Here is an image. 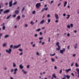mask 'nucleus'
<instances>
[{"label":"nucleus","instance_id":"f257e3e1","mask_svg":"<svg viewBox=\"0 0 79 79\" xmlns=\"http://www.w3.org/2000/svg\"><path fill=\"white\" fill-rule=\"evenodd\" d=\"M59 43L58 42H57L56 44V45L58 47V48H56V50L58 51L60 50L61 49V46L59 45Z\"/></svg>","mask_w":79,"mask_h":79},{"label":"nucleus","instance_id":"f03ea898","mask_svg":"<svg viewBox=\"0 0 79 79\" xmlns=\"http://www.w3.org/2000/svg\"><path fill=\"white\" fill-rule=\"evenodd\" d=\"M11 51H12V50L11 48H10L8 49H6V53H8V54H11Z\"/></svg>","mask_w":79,"mask_h":79},{"label":"nucleus","instance_id":"7ed1b4c3","mask_svg":"<svg viewBox=\"0 0 79 79\" xmlns=\"http://www.w3.org/2000/svg\"><path fill=\"white\" fill-rule=\"evenodd\" d=\"M41 4L40 3H37L35 5V7L37 8V9H39L40 7Z\"/></svg>","mask_w":79,"mask_h":79},{"label":"nucleus","instance_id":"20e7f679","mask_svg":"<svg viewBox=\"0 0 79 79\" xmlns=\"http://www.w3.org/2000/svg\"><path fill=\"white\" fill-rule=\"evenodd\" d=\"M21 44H20L17 45H15L14 46V48H18L19 47H21Z\"/></svg>","mask_w":79,"mask_h":79},{"label":"nucleus","instance_id":"39448f33","mask_svg":"<svg viewBox=\"0 0 79 79\" xmlns=\"http://www.w3.org/2000/svg\"><path fill=\"white\" fill-rule=\"evenodd\" d=\"M66 49H65V48H63L62 50H61L60 51V53L61 54H63L64 52H65V50Z\"/></svg>","mask_w":79,"mask_h":79},{"label":"nucleus","instance_id":"423d86ee","mask_svg":"<svg viewBox=\"0 0 79 79\" xmlns=\"http://www.w3.org/2000/svg\"><path fill=\"white\" fill-rule=\"evenodd\" d=\"M45 22V20L44 19H43L40 22V24H44V22Z\"/></svg>","mask_w":79,"mask_h":79},{"label":"nucleus","instance_id":"0eeeda50","mask_svg":"<svg viewBox=\"0 0 79 79\" xmlns=\"http://www.w3.org/2000/svg\"><path fill=\"white\" fill-rule=\"evenodd\" d=\"M22 71L23 72V74H26L27 73V71H25L23 69H22Z\"/></svg>","mask_w":79,"mask_h":79},{"label":"nucleus","instance_id":"6e6552de","mask_svg":"<svg viewBox=\"0 0 79 79\" xmlns=\"http://www.w3.org/2000/svg\"><path fill=\"white\" fill-rule=\"evenodd\" d=\"M71 69H66L65 71H66V73H68L69 72V71H71Z\"/></svg>","mask_w":79,"mask_h":79},{"label":"nucleus","instance_id":"1a4fd4ad","mask_svg":"<svg viewBox=\"0 0 79 79\" xmlns=\"http://www.w3.org/2000/svg\"><path fill=\"white\" fill-rule=\"evenodd\" d=\"M13 66L14 68H16V64L15 62L13 63Z\"/></svg>","mask_w":79,"mask_h":79},{"label":"nucleus","instance_id":"9d476101","mask_svg":"<svg viewBox=\"0 0 79 79\" xmlns=\"http://www.w3.org/2000/svg\"><path fill=\"white\" fill-rule=\"evenodd\" d=\"M14 74H16V71H18V69L17 68H15L14 69Z\"/></svg>","mask_w":79,"mask_h":79},{"label":"nucleus","instance_id":"9b49d317","mask_svg":"<svg viewBox=\"0 0 79 79\" xmlns=\"http://www.w3.org/2000/svg\"><path fill=\"white\" fill-rule=\"evenodd\" d=\"M4 25H5V23H3L2 25V26H3L2 27L3 30H5V26H4Z\"/></svg>","mask_w":79,"mask_h":79},{"label":"nucleus","instance_id":"f8f14e48","mask_svg":"<svg viewBox=\"0 0 79 79\" xmlns=\"http://www.w3.org/2000/svg\"><path fill=\"white\" fill-rule=\"evenodd\" d=\"M9 11L10 10H5L4 12V13H8V12H9Z\"/></svg>","mask_w":79,"mask_h":79},{"label":"nucleus","instance_id":"ddd939ff","mask_svg":"<svg viewBox=\"0 0 79 79\" xmlns=\"http://www.w3.org/2000/svg\"><path fill=\"white\" fill-rule=\"evenodd\" d=\"M55 17L56 19H58V15L57 14H55Z\"/></svg>","mask_w":79,"mask_h":79},{"label":"nucleus","instance_id":"4468645a","mask_svg":"<svg viewBox=\"0 0 79 79\" xmlns=\"http://www.w3.org/2000/svg\"><path fill=\"white\" fill-rule=\"evenodd\" d=\"M68 2L67 1H65L64 3V7H65L66 6V5H67V3Z\"/></svg>","mask_w":79,"mask_h":79},{"label":"nucleus","instance_id":"2eb2a0df","mask_svg":"<svg viewBox=\"0 0 79 79\" xmlns=\"http://www.w3.org/2000/svg\"><path fill=\"white\" fill-rule=\"evenodd\" d=\"M12 6V1H11L9 2V6L11 7Z\"/></svg>","mask_w":79,"mask_h":79},{"label":"nucleus","instance_id":"dca6fc26","mask_svg":"<svg viewBox=\"0 0 79 79\" xmlns=\"http://www.w3.org/2000/svg\"><path fill=\"white\" fill-rule=\"evenodd\" d=\"M52 77H54V78H56V75H55V73H53L52 75Z\"/></svg>","mask_w":79,"mask_h":79},{"label":"nucleus","instance_id":"f3484780","mask_svg":"<svg viewBox=\"0 0 79 79\" xmlns=\"http://www.w3.org/2000/svg\"><path fill=\"white\" fill-rule=\"evenodd\" d=\"M51 60L52 62H54L55 61V59L53 58H51Z\"/></svg>","mask_w":79,"mask_h":79},{"label":"nucleus","instance_id":"a211bd4d","mask_svg":"<svg viewBox=\"0 0 79 79\" xmlns=\"http://www.w3.org/2000/svg\"><path fill=\"white\" fill-rule=\"evenodd\" d=\"M19 67L20 69H23V65H22V64L20 65Z\"/></svg>","mask_w":79,"mask_h":79},{"label":"nucleus","instance_id":"6ab92c4d","mask_svg":"<svg viewBox=\"0 0 79 79\" xmlns=\"http://www.w3.org/2000/svg\"><path fill=\"white\" fill-rule=\"evenodd\" d=\"M30 24L31 25H34V24H35V23L32 21H31L30 22Z\"/></svg>","mask_w":79,"mask_h":79},{"label":"nucleus","instance_id":"aec40b11","mask_svg":"<svg viewBox=\"0 0 79 79\" xmlns=\"http://www.w3.org/2000/svg\"><path fill=\"white\" fill-rule=\"evenodd\" d=\"M41 30V29H40V28H39L36 30L35 31V32H39V31H40Z\"/></svg>","mask_w":79,"mask_h":79},{"label":"nucleus","instance_id":"412c9836","mask_svg":"<svg viewBox=\"0 0 79 79\" xmlns=\"http://www.w3.org/2000/svg\"><path fill=\"white\" fill-rule=\"evenodd\" d=\"M7 45V44L6 43H4L3 44L2 46L3 47H6Z\"/></svg>","mask_w":79,"mask_h":79},{"label":"nucleus","instance_id":"4be33fe9","mask_svg":"<svg viewBox=\"0 0 79 79\" xmlns=\"http://www.w3.org/2000/svg\"><path fill=\"white\" fill-rule=\"evenodd\" d=\"M74 48H77V44H76L74 46Z\"/></svg>","mask_w":79,"mask_h":79},{"label":"nucleus","instance_id":"5701e85b","mask_svg":"<svg viewBox=\"0 0 79 79\" xmlns=\"http://www.w3.org/2000/svg\"><path fill=\"white\" fill-rule=\"evenodd\" d=\"M70 17V15H67V17H66V19H69V18Z\"/></svg>","mask_w":79,"mask_h":79},{"label":"nucleus","instance_id":"b1692460","mask_svg":"<svg viewBox=\"0 0 79 79\" xmlns=\"http://www.w3.org/2000/svg\"><path fill=\"white\" fill-rule=\"evenodd\" d=\"M75 66L76 67H78L79 66L78 65V64H77V63L76 62L75 64Z\"/></svg>","mask_w":79,"mask_h":79},{"label":"nucleus","instance_id":"393cba45","mask_svg":"<svg viewBox=\"0 0 79 79\" xmlns=\"http://www.w3.org/2000/svg\"><path fill=\"white\" fill-rule=\"evenodd\" d=\"M19 52H22L23 51V49L19 48Z\"/></svg>","mask_w":79,"mask_h":79},{"label":"nucleus","instance_id":"a878e982","mask_svg":"<svg viewBox=\"0 0 79 79\" xmlns=\"http://www.w3.org/2000/svg\"><path fill=\"white\" fill-rule=\"evenodd\" d=\"M9 37V35H6L4 36V38H7V37Z\"/></svg>","mask_w":79,"mask_h":79},{"label":"nucleus","instance_id":"bb28decb","mask_svg":"<svg viewBox=\"0 0 79 79\" xmlns=\"http://www.w3.org/2000/svg\"><path fill=\"white\" fill-rule=\"evenodd\" d=\"M15 14H18V13H19V11L18 10H15Z\"/></svg>","mask_w":79,"mask_h":79},{"label":"nucleus","instance_id":"cd10ccee","mask_svg":"<svg viewBox=\"0 0 79 79\" xmlns=\"http://www.w3.org/2000/svg\"><path fill=\"white\" fill-rule=\"evenodd\" d=\"M66 77L68 79H69L70 78V76L69 75H67Z\"/></svg>","mask_w":79,"mask_h":79},{"label":"nucleus","instance_id":"c85d7f7f","mask_svg":"<svg viewBox=\"0 0 79 79\" xmlns=\"http://www.w3.org/2000/svg\"><path fill=\"white\" fill-rule=\"evenodd\" d=\"M51 21V19H48V22L49 23H50Z\"/></svg>","mask_w":79,"mask_h":79},{"label":"nucleus","instance_id":"c756f323","mask_svg":"<svg viewBox=\"0 0 79 79\" xmlns=\"http://www.w3.org/2000/svg\"><path fill=\"white\" fill-rule=\"evenodd\" d=\"M3 11V9H1L0 10V15L2 13V12Z\"/></svg>","mask_w":79,"mask_h":79},{"label":"nucleus","instance_id":"7c9ffc66","mask_svg":"<svg viewBox=\"0 0 79 79\" xmlns=\"http://www.w3.org/2000/svg\"><path fill=\"white\" fill-rule=\"evenodd\" d=\"M17 18L18 19H20L21 18V17H20V16H17Z\"/></svg>","mask_w":79,"mask_h":79},{"label":"nucleus","instance_id":"2f4dec72","mask_svg":"<svg viewBox=\"0 0 79 79\" xmlns=\"http://www.w3.org/2000/svg\"><path fill=\"white\" fill-rule=\"evenodd\" d=\"M55 55H56L55 53H54L53 54H50V55L51 56H55Z\"/></svg>","mask_w":79,"mask_h":79},{"label":"nucleus","instance_id":"473e14b6","mask_svg":"<svg viewBox=\"0 0 79 79\" xmlns=\"http://www.w3.org/2000/svg\"><path fill=\"white\" fill-rule=\"evenodd\" d=\"M28 26V24H25V27H27Z\"/></svg>","mask_w":79,"mask_h":79},{"label":"nucleus","instance_id":"72a5a7b5","mask_svg":"<svg viewBox=\"0 0 79 79\" xmlns=\"http://www.w3.org/2000/svg\"><path fill=\"white\" fill-rule=\"evenodd\" d=\"M35 13V10H34L32 12V14H33V15H34Z\"/></svg>","mask_w":79,"mask_h":79},{"label":"nucleus","instance_id":"f704fd0d","mask_svg":"<svg viewBox=\"0 0 79 79\" xmlns=\"http://www.w3.org/2000/svg\"><path fill=\"white\" fill-rule=\"evenodd\" d=\"M23 52H21L19 54V55L20 56H21V55H23Z\"/></svg>","mask_w":79,"mask_h":79},{"label":"nucleus","instance_id":"c9c22d12","mask_svg":"<svg viewBox=\"0 0 79 79\" xmlns=\"http://www.w3.org/2000/svg\"><path fill=\"white\" fill-rule=\"evenodd\" d=\"M70 26L71 27V28H72V27H73V24L72 23L71 24Z\"/></svg>","mask_w":79,"mask_h":79},{"label":"nucleus","instance_id":"e433bc0d","mask_svg":"<svg viewBox=\"0 0 79 79\" xmlns=\"http://www.w3.org/2000/svg\"><path fill=\"white\" fill-rule=\"evenodd\" d=\"M36 54L37 55H38V56H39V55H40L39 53V52H36Z\"/></svg>","mask_w":79,"mask_h":79},{"label":"nucleus","instance_id":"4c0bfd02","mask_svg":"<svg viewBox=\"0 0 79 79\" xmlns=\"http://www.w3.org/2000/svg\"><path fill=\"white\" fill-rule=\"evenodd\" d=\"M67 28H68L69 29V28H70V26L69 25H68L67 26Z\"/></svg>","mask_w":79,"mask_h":79},{"label":"nucleus","instance_id":"58836bf2","mask_svg":"<svg viewBox=\"0 0 79 79\" xmlns=\"http://www.w3.org/2000/svg\"><path fill=\"white\" fill-rule=\"evenodd\" d=\"M32 47H35V44H34L32 45Z\"/></svg>","mask_w":79,"mask_h":79},{"label":"nucleus","instance_id":"ea45409f","mask_svg":"<svg viewBox=\"0 0 79 79\" xmlns=\"http://www.w3.org/2000/svg\"><path fill=\"white\" fill-rule=\"evenodd\" d=\"M17 4V2H15L14 3L13 5H16Z\"/></svg>","mask_w":79,"mask_h":79},{"label":"nucleus","instance_id":"a19ab883","mask_svg":"<svg viewBox=\"0 0 79 79\" xmlns=\"http://www.w3.org/2000/svg\"><path fill=\"white\" fill-rule=\"evenodd\" d=\"M13 47V45L12 44L10 46V48H12Z\"/></svg>","mask_w":79,"mask_h":79},{"label":"nucleus","instance_id":"79ce46f5","mask_svg":"<svg viewBox=\"0 0 79 79\" xmlns=\"http://www.w3.org/2000/svg\"><path fill=\"white\" fill-rule=\"evenodd\" d=\"M76 71H77V72H79V69L78 68L76 69Z\"/></svg>","mask_w":79,"mask_h":79},{"label":"nucleus","instance_id":"37998d69","mask_svg":"<svg viewBox=\"0 0 79 79\" xmlns=\"http://www.w3.org/2000/svg\"><path fill=\"white\" fill-rule=\"evenodd\" d=\"M50 17V15L49 14H48L47 15V17L48 18H49V17Z\"/></svg>","mask_w":79,"mask_h":79},{"label":"nucleus","instance_id":"c03bdc74","mask_svg":"<svg viewBox=\"0 0 79 79\" xmlns=\"http://www.w3.org/2000/svg\"><path fill=\"white\" fill-rule=\"evenodd\" d=\"M45 11H47L48 10V7H47L46 8H44V9Z\"/></svg>","mask_w":79,"mask_h":79},{"label":"nucleus","instance_id":"a18cd8bd","mask_svg":"<svg viewBox=\"0 0 79 79\" xmlns=\"http://www.w3.org/2000/svg\"><path fill=\"white\" fill-rule=\"evenodd\" d=\"M10 16H11V15H10L9 16L7 17V19H9V18H10Z\"/></svg>","mask_w":79,"mask_h":79},{"label":"nucleus","instance_id":"49530a36","mask_svg":"<svg viewBox=\"0 0 79 79\" xmlns=\"http://www.w3.org/2000/svg\"><path fill=\"white\" fill-rule=\"evenodd\" d=\"M39 40H42V39H43V37H40L39 38Z\"/></svg>","mask_w":79,"mask_h":79},{"label":"nucleus","instance_id":"de8ad7c7","mask_svg":"<svg viewBox=\"0 0 79 79\" xmlns=\"http://www.w3.org/2000/svg\"><path fill=\"white\" fill-rule=\"evenodd\" d=\"M3 69L4 70H6V69H7L6 68V67H4L3 68Z\"/></svg>","mask_w":79,"mask_h":79},{"label":"nucleus","instance_id":"09e8293b","mask_svg":"<svg viewBox=\"0 0 79 79\" xmlns=\"http://www.w3.org/2000/svg\"><path fill=\"white\" fill-rule=\"evenodd\" d=\"M70 47V46H68L67 47V49H68V50H69V49Z\"/></svg>","mask_w":79,"mask_h":79},{"label":"nucleus","instance_id":"8fccbe9b","mask_svg":"<svg viewBox=\"0 0 79 79\" xmlns=\"http://www.w3.org/2000/svg\"><path fill=\"white\" fill-rule=\"evenodd\" d=\"M60 73H62V69H61L60 70V71L59 72Z\"/></svg>","mask_w":79,"mask_h":79},{"label":"nucleus","instance_id":"3c124183","mask_svg":"<svg viewBox=\"0 0 79 79\" xmlns=\"http://www.w3.org/2000/svg\"><path fill=\"white\" fill-rule=\"evenodd\" d=\"M73 65H74V62H73L71 64V66H73Z\"/></svg>","mask_w":79,"mask_h":79},{"label":"nucleus","instance_id":"603ef678","mask_svg":"<svg viewBox=\"0 0 79 79\" xmlns=\"http://www.w3.org/2000/svg\"><path fill=\"white\" fill-rule=\"evenodd\" d=\"M68 37H69L70 36V34L69 33H68L67 35Z\"/></svg>","mask_w":79,"mask_h":79},{"label":"nucleus","instance_id":"864d4df0","mask_svg":"<svg viewBox=\"0 0 79 79\" xmlns=\"http://www.w3.org/2000/svg\"><path fill=\"white\" fill-rule=\"evenodd\" d=\"M16 16V15H13V18H15V17Z\"/></svg>","mask_w":79,"mask_h":79},{"label":"nucleus","instance_id":"5fc2aeb1","mask_svg":"<svg viewBox=\"0 0 79 79\" xmlns=\"http://www.w3.org/2000/svg\"><path fill=\"white\" fill-rule=\"evenodd\" d=\"M25 8L24 7H23L22 10V11H24V10Z\"/></svg>","mask_w":79,"mask_h":79},{"label":"nucleus","instance_id":"6e6d98bb","mask_svg":"<svg viewBox=\"0 0 79 79\" xmlns=\"http://www.w3.org/2000/svg\"><path fill=\"white\" fill-rule=\"evenodd\" d=\"M63 16H66V14H65V13H64L63 14Z\"/></svg>","mask_w":79,"mask_h":79},{"label":"nucleus","instance_id":"4d7b16f0","mask_svg":"<svg viewBox=\"0 0 79 79\" xmlns=\"http://www.w3.org/2000/svg\"><path fill=\"white\" fill-rule=\"evenodd\" d=\"M34 36L35 37H37L38 36V35H37V34H35L34 35Z\"/></svg>","mask_w":79,"mask_h":79},{"label":"nucleus","instance_id":"13d9d810","mask_svg":"<svg viewBox=\"0 0 79 79\" xmlns=\"http://www.w3.org/2000/svg\"><path fill=\"white\" fill-rule=\"evenodd\" d=\"M54 69H57V67H56V66H55L54 67Z\"/></svg>","mask_w":79,"mask_h":79},{"label":"nucleus","instance_id":"bf43d9fd","mask_svg":"<svg viewBox=\"0 0 79 79\" xmlns=\"http://www.w3.org/2000/svg\"><path fill=\"white\" fill-rule=\"evenodd\" d=\"M71 74V75H72L73 76H74V73H72Z\"/></svg>","mask_w":79,"mask_h":79},{"label":"nucleus","instance_id":"052dcab7","mask_svg":"<svg viewBox=\"0 0 79 79\" xmlns=\"http://www.w3.org/2000/svg\"><path fill=\"white\" fill-rule=\"evenodd\" d=\"M29 66H30L29 65H27V68H29Z\"/></svg>","mask_w":79,"mask_h":79},{"label":"nucleus","instance_id":"680f3d73","mask_svg":"<svg viewBox=\"0 0 79 79\" xmlns=\"http://www.w3.org/2000/svg\"><path fill=\"white\" fill-rule=\"evenodd\" d=\"M40 35H42V32H40Z\"/></svg>","mask_w":79,"mask_h":79},{"label":"nucleus","instance_id":"e2e57ef3","mask_svg":"<svg viewBox=\"0 0 79 79\" xmlns=\"http://www.w3.org/2000/svg\"><path fill=\"white\" fill-rule=\"evenodd\" d=\"M74 33H76L77 32V31H76V30H74Z\"/></svg>","mask_w":79,"mask_h":79},{"label":"nucleus","instance_id":"0e129e2a","mask_svg":"<svg viewBox=\"0 0 79 79\" xmlns=\"http://www.w3.org/2000/svg\"><path fill=\"white\" fill-rule=\"evenodd\" d=\"M55 22L56 23H58V20H56L55 21Z\"/></svg>","mask_w":79,"mask_h":79},{"label":"nucleus","instance_id":"69168bd1","mask_svg":"<svg viewBox=\"0 0 79 79\" xmlns=\"http://www.w3.org/2000/svg\"><path fill=\"white\" fill-rule=\"evenodd\" d=\"M13 71H14V70L13 69H11V72L12 73V72H13Z\"/></svg>","mask_w":79,"mask_h":79},{"label":"nucleus","instance_id":"338daca9","mask_svg":"<svg viewBox=\"0 0 79 79\" xmlns=\"http://www.w3.org/2000/svg\"><path fill=\"white\" fill-rule=\"evenodd\" d=\"M50 38L49 37L48 42H50Z\"/></svg>","mask_w":79,"mask_h":79},{"label":"nucleus","instance_id":"774afa93","mask_svg":"<svg viewBox=\"0 0 79 79\" xmlns=\"http://www.w3.org/2000/svg\"><path fill=\"white\" fill-rule=\"evenodd\" d=\"M10 79H14V78L12 77H10Z\"/></svg>","mask_w":79,"mask_h":79}]
</instances>
